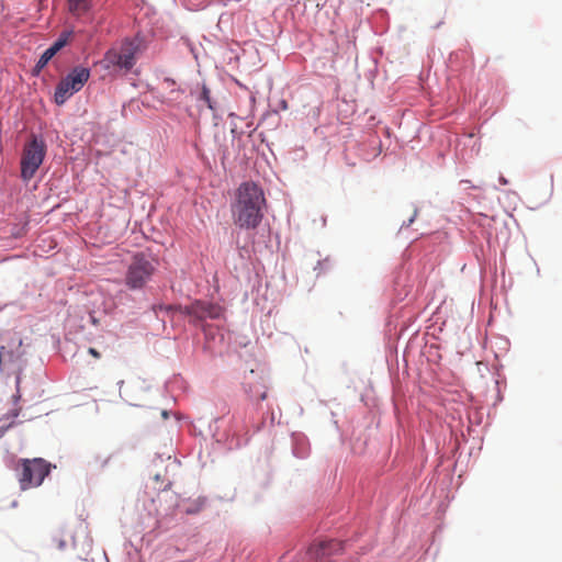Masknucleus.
Listing matches in <instances>:
<instances>
[{
  "instance_id": "nucleus-1",
  "label": "nucleus",
  "mask_w": 562,
  "mask_h": 562,
  "mask_svg": "<svg viewBox=\"0 0 562 562\" xmlns=\"http://www.w3.org/2000/svg\"><path fill=\"white\" fill-rule=\"evenodd\" d=\"M258 402L251 403L249 407L241 412L235 411L229 420L225 416L213 418L209 424V431L214 442L227 451L240 449L249 441L248 427H252L255 431H259L265 427V406L262 401L267 398V392L262 391L257 394Z\"/></svg>"
},
{
  "instance_id": "nucleus-2",
  "label": "nucleus",
  "mask_w": 562,
  "mask_h": 562,
  "mask_svg": "<svg viewBox=\"0 0 562 562\" xmlns=\"http://www.w3.org/2000/svg\"><path fill=\"white\" fill-rule=\"evenodd\" d=\"M266 198L262 188L255 182H243L232 205L235 224L240 228L254 229L263 217Z\"/></svg>"
},
{
  "instance_id": "nucleus-3",
  "label": "nucleus",
  "mask_w": 562,
  "mask_h": 562,
  "mask_svg": "<svg viewBox=\"0 0 562 562\" xmlns=\"http://www.w3.org/2000/svg\"><path fill=\"white\" fill-rule=\"evenodd\" d=\"M155 315L165 313L171 315L173 312H180L181 314L189 316L190 322L205 330V322L207 319H217L222 316L223 310L218 304L195 300L189 305H172V304H155L151 307Z\"/></svg>"
},
{
  "instance_id": "nucleus-4",
  "label": "nucleus",
  "mask_w": 562,
  "mask_h": 562,
  "mask_svg": "<svg viewBox=\"0 0 562 562\" xmlns=\"http://www.w3.org/2000/svg\"><path fill=\"white\" fill-rule=\"evenodd\" d=\"M159 261L150 254L137 251L133 255L124 274V284L131 291H143L158 270Z\"/></svg>"
},
{
  "instance_id": "nucleus-5",
  "label": "nucleus",
  "mask_w": 562,
  "mask_h": 562,
  "mask_svg": "<svg viewBox=\"0 0 562 562\" xmlns=\"http://www.w3.org/2000/svg\"><path fill=\"white\" fill-rule=\"evenodd\" d=\"M47 153V145L41 134H31L25 143L21 157L20 176L24 182H29L43 165Z\"/></svg>"
},
{
  "instance_id": "nucleus-6",
  "label": "nucleus",
  "mask_w": 562,
  "mask_h": 562,
  "mask_svg": "<svg viewBox=\"0 0 562 562\" xmlns=\"http://www.w3.org/2000/svg\"><path fill=\"white\" fill-rule=\"evenodd\" d=\"M91 77L89 67L78 65L71 68L68 74L56 85L54 91V102L63 105L75 93L79 92Z\"/></svg>"
},
{
  "instance_id": "nucleus-7",
  "label": "nucleus",
  "mask_w": 562,
  "mask_h": 562,
  "mask_svg": "<svg viewBox=\"0 0 562 562\" xmlns=\"http://www.w3.org/2000/svg\"><path fill=\"white\" fill-rule=\"evenodd\" d=\"M52 464L43 458L22 459L18 468L19 482L22 490L40 486L49 475Z\"/></svg>"
},
{
  "instance_id": "nucleus-8",
  "label": "nucleus",
  "mask_w": 562,
  "mask_h": 562,
  "mask_svg": "<svg viewBox=\"0 0 562 562\" xmlns=\"http://www.w3.org/2000/svg\"><path fill=\"white\" fill-rule=\"evenodd\" d=\"M134 48H127L122 42L121 52H117L115 48H109L103 54V58L100 64L104 70H110L111 68H116L119 70H124L125 72L131 71L136 65V57L133 53Z\"/></svg>"
},
{
  "instance_id": "nucleus-9",
  "label": "nucleus",
  "mask_w": 562,
  "mask_h": 562,
  "mask_svg": "<svg viewBox=\"0 0 562 562\" xmlns=\"http://www.w3.org/2000/svg\"><path fill=\"white\" fill-rule=\"evenodd\" d=\"M345 544L335 539H323L315 541L306 551L307 562H331L333 555L344 551Z\"/></svg>"
},
{
  "instance_id": "nucleus-10",
  "label": "nucleus",
  "mask_w": 562,
  "mask_h": 562,
  "mask_svg": "<svg viewBox=\"0 0 562 562\" xmlns=\"http://www.w3.org/2000/svg\"><path fill=\"white\" fill-rule=\"evenodd\" d=\"M24 351L22 350V338L12 337L7 345L0 347V373L4 372V364L9 367L12 373H22L20 360Z\"/></svg>"
},
{
  "instance_id": "nucleus-11",
  "label": "nucleus",
  "mask_w": 562,
  "mask_h": 562,
  "mask_svg": "<svg viewBox=\"0 0 562 562\" xmlns=\"http://www.w3.org/2000/svg\"><path fill=\"white\" fill-rule=\"evenodd\" d=\"M154 37L155 32L153 30H149L148 32L139 30L133 37H125L123 43L127 48H134L133 53L136 57L137 54L145 52L149 47Z\"/></svg>"
},
{
  "instance_id": "nucleus-12",
  "label": "nucleus",
  "mask_w": 562,
  "mask_h": 562,
  "mask_svg": "<svg viewBox=\"0 0 562 562\" xmlns=\"http://www.w3.org/2000/svg\"><path fill=\"white\" fill-rule=\"evenodd\" d=\"M292 453L297 459H306L310 456L307 437L302 432H293L291 436Z\"/></svg>"
},
{
  "instance_id": "nucleus-13",
  "label": "nucleus",
  "mask_w": 562,
  "mask_h": 562,
  "mask_svg": "<svg viewBox=\"0 0 562 562\" xmlns=\"http://www.w3.org/2000/svg\"><path fill=\"white\" fill-rule=\"evenodd\" d=\"M75 31L74 27H69L60 32L58 37L48 46V48L56 55L63 48H65L70 40L74 37Z\"/></svg>"
},
{
  "instance_id": "nucleus-14",
  "label": "nucleus",
  "mask_w": 562,
  "mask_h": 562,
  "mask_svg": "<svg viewBox=\"0 0 562 562\" xmlns=\"http://www.w3.org/2000/svg\"><path fill=\"white\" fill-rule=\"evenodd\" d=\"M68 11L79 18L92 9V0H67Z\"/></svg>"
},
{
  "instance_id": "nucleus-15",
  "label": "nucleus",
  "mask_w": 562,
  "mask_h": 562,
  "mask_svg": "<svg viewBox=\"0 0 562 562\" xmlns=\"http://www.w3.org/2000/svg\"><path fill=\"white\" fill-rule=\"evenodd\" d=\"M20 415V408H13L0 418V438L4 432L16 425V418Z\"/></svg>"
},
{
  "instance_id": "nucleus-16",
  "label": "nucleus",
  "mask_w": 562,
  "mask_h": 562,
  "mask_svg": "<svg viewBox=\"0 0 562 562\" xmlns=\"http://www.w3.org/2000/svg\"><path fill=\"white\" fill-rule=\"evenodd\" d=\"M206 503L207 498L205 496H199L198 498L189 502V504L182 508V512L187 515H195L205 507Z\"/></svg>"
},
{
  "instance_id": "nucleus-17",
  "label": "nucleus",
  "mask_w": 562,
  "mask_h": 562,
  "mask_svg": "<svg viewBox=\"0 0 562 562\" xmlns=\"http://www.w3.org/2000/svg\"><path fill=\"white\" fill-rule=\"evenodd\" d=\"M198 100L199 101H204L206 103V106L210 110H214L215 109V103H214V101L211 98V92H210V89L206 87V85L202 86L201 92L199 94Z\"/></svg>"
},
{
  "instance_id": "nucleus-18",
  "label": "nucleus",
  "mask_w": 562,
  "mask_h": 562,
  "mask_svg": "<svg viewBox=\"0 0 562 562\" xmlns=\"http://www.w3.org/2000/svg\"><path fill=\"white\" fill-rule=\"evenodd\" d=\"M331 268L330 258L326 257L325 259L318 260L314 267V271L316 272V276L319 277L321 274L327 272Z\"/></svg>"
},
{
  "instance_id": "nucleus-19",
  "label": "nucleus",
  "mask_w": 562,
  "mask_h": 562,
  "mask_svg": "<svg viewBox=\"0 0 562 562\" xmlns=\"http://www.w3.org/2000/svg\"><path fill=\"white\" fill-rule=\"evenodd\" d=\"M54 53L47 47L37 59V63L46 67L48 63L54 58Z\"/></svg>"
},
{
  "instance_id": "nucleus-20",
  "label": "nucleus",
  "mask_w": 562,
  "mask_h": 562,
  "mask_svg": "<svg viewBox=\"0 0 562 562\" xmlns=\"http://www.w3.org/2000/svg\"><path fill=\"white\" fill-rule=\"evenodd\" d=\"M20 383H21V375H20V372H18V373L15 374V387H16V391H15V393L12 395L13 404H18V403H19V401L21 400Z\"/></svg>"
},
{
  "instance_id": "nucleus-21",
  "label": "nucleus",
  "mask_w": 562,
  "mask_h": 562,
  "mask_svg": "<svg viewBox=\"0 0 562 562\" xmlns=\"http://www.w3.org/2000/svg\"><path fill=\"white\" fill-rule=\"evenodd\" d=\"M417 215H418V209L415 207L413 214L406 221H404L402 223L400 232H402L404 228L409 227L415 222Z\"/></svg>"
},
{
  "instance_id": "nucleus-22",
  "label": "nucleus",
  "mask_w": 562,
  "mask_h": 562,
  "mask_svg": "<svg viewBox=\"0 0 562 562\" xmlns=\"http://www.w3.org/2000/svg\"><path fill=\"white\" fill-rule=\"evenodd\" d=\"M243 131H238L236 124H232V127H231V135H232V142L234 143L235 140H240L241 138V135H243Z\"/></svg>"
},
{
  "instance_id": "nucleus-23",
  "label": "nucleus",
  "mask_w": 562,
  "mask_h": 562,
  "mask_svg": "<svg viewBox=\"0 0 562 562\" xmlns=\"http://www.w3.org/2000/svg\"><path fill=\"white\" fill-rule=\"evenodd\" d=\"M44 68L45 67L43 65L36 61L34 67L31 69V76L34 78L40 77Z\"/></svg>"
},
{
  "instance_id": "nucleus-24",
  "label": "nucleus",
  "mask_w": 562,
  "mask_h": 562,
  "mask_svg": "<svg viewBox=\"0 0 562 562\" xmlns=\"http://www.w3.org/2000/svg\"><path fill=\"white\" fill-rule=\"evenodd\" d=\"M371 145L373 147H376V149H378L375 156L381 154V151H382V143H381V139L378 136L372 137Z\"/></svg>"
},
{
  "instance_id": "nucleus-25",
  "label": "nucleus",
  "mask_w": 562,
  "mask_h": 562,
  "mask_svg": "<svg viewBox=\"0 0 562 562\" xmlns=\"http://www.w3.org/2000/svg\"><path fill=\"white\" fill-rule=\"evenodd\" d=\"M181 40L188 45V47L190 48L191 53L194 55V57L196 58V55L194 53V47L192 45V43L190 42L189 38L187 37H181Z\"/></svg>"
},
{
  "instance_id": "nucleus-26",
  "label": "nucleus",
  "mask_w": 562,
  "mask_h": 562,
  "mask_svg": "<svg viewBox=\"0 0 562 562\" xmlns=\"http://www.w3.org/2000/svg\"><path fill=\"white\" fill-rule=\"evenodd\" d=\"M88 352L94 358H100V352L94 348H89Z\"/></svg>"
},
{
  "instance_id": "nucleus-27",
  "label": "nucleus",
  "mask_w": 562,
  "mask_h": 562,
  "mask_svg": "<svg viewBox=\"0 0 562 562\" xmlns=\"http://www.w3.org/2000/svg\"><path fill=\"white\" fill-rule=\"evenodd\" d=\"M279 108L281 110H286L288 109V102L284 99L280 100L279 101Z\"/></svg>"
},
{
  "instance_id": "nucleus-28",
  "label": "nucleus",
  "mask_w": 562,
  "mask_h": 562,
  "mask_svg": "<svg viewBox=\"0 0 562 562\" xmlns=\"http://www.w3.org/2000/svg\"><path fill=\"white\" fill-rule=\"evenodd\" d=\"M169 415H170V412H168L167 409H162L161 411V417L164 419H168L169 418Z\"/></svg>"
},
{
  "instance_id": "nucleus-29",
  "label": "nucleus",
  "mask_w": 562,
  "mask_h": 562,
  "mask_svg": "<svg viewBox=\"0 0 562 562\" xmlns=\"http://www.w3.org/2000/svg\"><path fill=\"white\" fill-rule=\"evenodd\" d=\"M498 181L501 184L505 186L508 183V180L504 176H499Z\"/></svg>"
},
{
  "instance_id": "nucleus-30",
  "label": "nucleus",
  "mask_w": 562,
  "mask_h": 562,
  "mask_svg": "<svg viewBox=\"0 0 562 562\" xmlns=\"http://www.w3.org/2000/svg\"><path fill=\"white\" fill-rule=\"evenodd\" d=\"M158 461L162 462V456L157 454L153 462H154L155 465H158Z\"/></svg>"
},
{
  "instance_id": "nucleus-31",
  "label": "nucleus",
  "mask_w": 562,
  "mask_h": 562,
  "mask_svg": "<svg viewBox=\"0 0 562 562\" xmlns=\"http://www.w3.org/2000/svg\"><path fill=\"white\" fill-rule=\"evenodd\" d=\"M65 547H66V541H65V540H59V542H58V548H59L60 550H63V549H65Z\"/></svg>"
},
{
  "instance_id": "nucleus-32",
  "label": "nucleus",
  "mask_w": 562,
  "mask_h": 562,
  "mask_svg": "<svg viewBox=\"0 0 562 562\" xmlns=\"http://www.w3.org/2000/svg\"><path fill=\"white\" fill-rule=\"evenodd\" d=\"M373 64H374V68H373V70H370V75H372V76L376 71V61L373 60Z\"/></svg>"
},
{
  "instance_id": "nucleus-33",
  "label": "nucleus",
  "mask_w": 562,
  "mask_h": 562,
  "mask_svg": "<svg viewBox=\"0 0 562 562\" xmlns=\"http://www.w3.org/2000/svg\"><path fill=\"white\" fill-rule=\"evenodd\" d=\"M165 81L168 82L169 85H175V80L171 78H166Z\"/></svg>"
},
{
  "instance_id": "nucleus-34",
  "label": "nucleus",
  "mask_w": 562,
  "mask_h": 562,
  "mask_svg": "<svg viewBox=\"0 0 562 562\" xmlns=\"http://www.w3.org/2000/svg\"><path fill=\"white\" fill-rule=\"evenodd\" d=\"M154 479H155L156 481H159V480H160V474H159V473H155V474H154Z\"/></svg>"
},
{
  "instance_id": "nucleus-35",
  "label": "nucleus",
  "mask_w": 562,
  "mask_h": 562,
  "mask_svg": "<svg viewBox=\"0 0 562 562\" xmlns=\"http://www.w3.org/2000/svg\"><path fill=\"white\" fill-rule=\"evenodd\" d=\"M228 116H229V117H232V119H236V117H238V116H237L235 113H233V112H232V113H229V114H228Z\"/></svg>"
},
{
  "instance_id": "nucleus-36",
  "label": "nucleus",
  "mask_w": 562,
  "mask_h": 562,
  "mask_svg": "<svg viewBox=\"0 0 562 562\" xmlns=\"http://www.w3.org/2000/svg\"><path fill=\"white\" fill-rule=\"evenodd\" d=\"M0 145H2V127H0Z\"/></svg>"
},
{
  "instance_id": "nucleus-37",
  "label": "nucleus",
  "mask_w": 562,
  "mask_h": 562,
  "mask_svg": "<svg viewBox=\"0 0 562 562\" xmlns=\"http://www.w3.org/2000/svg\"><path fill=\"white\" fill-rule=\"evenodd\" d=\"M72 546L76 547L77 543H76V537H72Z\"/></svg>"
},
{
  "instance_id": "nucleus-38",
  "label": "nucleus",
  "mask_w": 562,
  "mask_h": 562,
  "mask_svg": "<svg viewBox=\"0 0 562 562\" xmlns=\"http://www.w3.org/2000/svg\"><path fill=\"white\" fill-rule=\"evenodd\" d=\"M273 420H274V416H273V414H272V415L270 416V422H271V424H273Z\"/></svg>"
},
{
  "instance_id": "nucleus-39",
  "label": "nucleus",
  "mask_w": 562,
  "mask_h": 562,
  "mask_svg": "<svg viewBox=\"0 0 562 562\" xmlns=\"http://www.w3.org/2000/svg\"><path fill=\"white\" fill-rule=\"evenodd\" d=\"M91 319H92V323H93V324H95V323H97V319H95L93 316H91Z\"/></svg>"
},
{
  "instance_id": "nucleus-40",
  "label": "nucleus",
  "mask_w": 562,
  "mask_h": 562,
  "mask_svg": "<svg viewBox=\"0 0 562 562\" xmlns=\"http://www.w3.org/2000/svg\"><path fill=\"white\" fill-rule=\"evenodd\" d=\"M469 180H462L461 183H469Z\"/></svg>"
}]
</instances>
